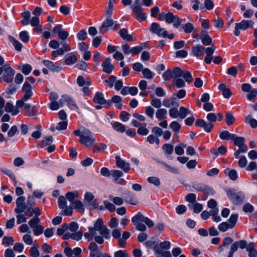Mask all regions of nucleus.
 <instances>
[{
  "label": "nucleus",
  "instance_id": "nucleus-61",
  "mask_svg": "<svg viewBox=\"0 0 257 257\" xmlns=\"http://www.w3.org/2000/svg\"><path fill=\"white\" fill-rule=\"evenodd\" d=\"M147 181L149 183L156 186H159L161 183L160 179L156 177H149L147 178Z\"/></svg>",
  "mask_w": 257,
  "mask_h": 257
},
{
  "label": "nucleus",
  "instance_id": "nucleus-48",
  "mask_svg": "<svg viewBox=\"0 0 257 257\" xmlns=\"http://www.w3.org/2000/svg\"><path fill=\"white\" fill-rule=\"evenodd\" d=\"M144 218V216L140 212H139L136 215L132 217V222L135 225L137 224L140 223V222H143V220Z\"/></svg>",
  "mask_w": 257,
  "mask_h": 257
},
{
  "label": "nucleus",
  "instance_id": "nucleus-58",
  "mask_svg": "<svg viewBox=\"0 0 257 257\" xmlns=\"http://www.w3.org/2000/svg\"><path fill=\"white\" fill-rule=\"evenodd\" d=\"M58 206L60 208L64 209L67 206L66 198L63 196H59L58 200Z\"/></svg>",
  "mask_w": 257,
  "mask_h": 257
},
{
  "label": "nucleus",
  "instance_id": "nucleus-17",
  "mask_svg": "<svg viewBox=\"0 0 257 257\" xmlns=\"http://www.w3.org/2000/svg\"><path fill=\"white\" fill-rule=\"evenodd\" d=\"M101 66L102 67L103 72L107 73L110 74L113 70L114 67L111 63V59L107 58L102 63Z\"/></svg>",
  "mask_w": 257,
  "mask_h": 257
},
{
  "label": "nucleus",
  "instance_id": "nucleus-31",
  "mask_svg": "<svg viewBox=\"0 0 257 257\" xmlns=\"http://www.w3.org/2000/svg\"><path fill=\"white\" fill-rule=\"evenodd\" d=\"M235 137V134H231L227 131H223L219 134V138L222 140H231Z\"/></svg>",
  "mask_w": 257,
  "mask_h": 257
},
{
  "label": "nucleus",
  "instance_id": "nucleus-15",
  "mask_svg": "<svg viewBox=\"0 0 257 257\" xmlns=\"http://www.w3.org/2000/svg\"><path fill=\"white\" fill-rule=\"evenodd\" d=\"M25 197L24 196H19L16 200L17 207L15 209V212L17 214L23 212L26 209V205L25 203Z\"/></svg>",
  "mask_w": 257,
  "mask_h": 257
},
{
  "label": "nucleus",
  "instance_id": "nucleus-32",
  "mask_svg": "<svg viewBox=\"0 0 257 257\" xmlns=\"http://www.w3.org/2000/svg\"><path fill=\"white\" fill-rule=\"evenodd\" d=\"M154 250L157 253V257H172V255L169 251H163L161 249H159L158 247H154Z\"/></svg>",
  "mask_w": 257,
  "mask_h": 257
},
{
  "label": "nucleus",
  "instance_id": "nucleus-37",
  "mask_svg": "<svg viewBox=\"0 0 257 257\" xmlns=\"http://www.w3.org/2000/svg\"><path fill=\"white\" fill-rule=\"evenodd\" d=\"M112 128L116 131L119 133H123L125 131V125L120 122L116 121L114 122L112 125Z\"/></svg>",
  "mask_w": 257,
  "mask_h": 257
},
{
  "label": "nucleus",
  "instance_id": "nucleus-24",
  "mask_svg": "<svg viewBox=\"0 0 257 257\" xmlns=\"http://www.w3.org/2000/svg\"><path fill=\"white\" fill-rule=\"evenodd\" d=\"M246 250L249 257H257V250L255 248V244L253 242H250L248 244Z\"/></svg>",
  "mask_w": 257,
  "mask_h": 257
},
{
  "label": "nucleus",
  "instance_id": "nucleus-27",
  "mask_svg": "<svg viewBox=\"0 0 257 257\" xmlns=\"http://www.w3.org/2000/svg\"><path fill=\"white\" fill-rule=\"evenodd\" d=\"M218 89L220 91H222L224 98H229L231 97V92L230 89L227 87L225 84L222 83L219 85Z\"/></svg>",
  "mask_w": 257,
  "mask_h": 257
},
{
  "label": "nucleus",
  "instance_id": "nucleus-7",
  "mask_svg": "<svg viewBox=\"0 0 257 257\" xmlns=\"http://www.w3.org/2000/svg\"><path fill=\"white\" fill-rule=\"evenodd\" d=\"M16 107L18 108L24 107L26 111L25 115L29 117H34L38 115V111L35 106H32L29 103H26L22 101H17L16 102Z\"/></svg>",
  "mask_w": 257,
  "mask_h": 257
},
{
  "label": "nucleus",
  "instance_id": "nucleus-14",
  "mask_svg": "<svg viewBox=\"0 0 257 257\" xmlns=\"http://www.w3.org/2000/svg\"><path fill=\"white\" fill-rule=\"evenodd\" d=\"M234 144L237 146L241 153H245L247 151V146L244 143V139L242 137H238L235 134V137L232 140Z\"/></svg>",
  "mask_w": 257,
  "mask_h": 257
},
{
  "label": "nucleus",
  "instance_id": "nucleus-33",
  "mask_svg": "<svg viewBox=\"0 0 257 257\" xmlns=\"http://www.w3.org/2000/svg\"><path fill=\"white\" fill-rule=\"evenodd\" d=\"M79 197V194L77 191H73V192H68L66 194V198L72 204V202H74L75 198H77Z\"/></svg>",
  "mask_w": 257,
  "mask_h": 257
},
{
  "label": "nucleus",
  "instance_id": "nucleus-12",
  "mask_svg": "<svg viewBox=\"0 0 257 257\" xmlns=\"http://www.w3.org/2000/svg\"><path fill=\"white\" fill-rule=\"evenodd\" d=\"M4 74H3V80L7 83L12 82L14 76L15 74V71L12 69L9 65L4 66Z\"/></svg>",
  "mask_w": 257,
  "mask_h": 257
},
{
  "label": "nucleus",
  "instance_id": "nucleus-2",
  "mask_svg": "<svg viewBox=\"0 0 257 257\" xmlns=\"http://www.w3.org/2000/svg\"><path fill=\"white\" fill-rule=\"evenodd\" d=\"M215 47H207L206 49L201 45L193 46L192 48V55L198 57L203 55L204 53L206 56L204 58V61L206 63L210 64L213 59V54L215 51Z\"/></svg>",
  "mask_w": 257,
  "mask_h": 257
},
{
  "label": "nucleus",
  "instance_id": "nucleus-23",
  "mask_svg": "<svg viewBox=\"0 0 257 257\" xmlns=\"http://www.w3.org/2000/svg\"><path fill=\"white\" fill-rule=\"evenodd\" d=\"M118 34L120 37L125 41L133 42L134 40L133 36L128 34L127 30L126 29H120Z\"/></svg>",
  "mask_w": 257,
  "mask_h": 257
},
{
  "label": "nucleus",
  "instance_id": "nucleus-39",
  "mask_svg": "<svg viewBox=\"0 0 257 257\" xmlns=\"http://www.w3.org/2000/svg\"><path fill=\"white\" fill-rule=\"evenodd\" d=\"M145 48L146 44L145 43L142 44L140 46L132 47L131 54L133 56L138 55Z\"/></svg>",
  "mask_w": 257,
  "mask_h": 257
},
{
  "label": "nucleus",
  "instance_id": "nucleus-10",
  "mask_svg": "<svg viewBox=\"0 0 257 257\" xmlns=\"http://www.w3.org/2000/svg\"><path fill=\"white\" fill-rule=\"evenodd\" d=\"M109 28H111L113 30H116L119 28V25L116 21H113L111 19H106L102 23L99 29V32L101 34H104Z\"/></svg>",
  "mask_w": 257,
  "mask_h": 257
},
{
  "label": "nucleus",
  "instance_id": "nucleus-9",
  "mask_svg": "<svg viewBox=\"0 0 257 257\" xmlns=\"http://www.w3.org/2000/svg\"><path fill=\"white\" fill-rule=\"evenodd\" d=\"M248 244L247 241L244 239L236 241L233 242L230 246V249L227 257H233L234 253L237 250L238 248L242 249H246Z\"/></svg>",
  "mask_w": 257,
  "mask_h": 257
},
{
  "label": "nucleus",
  "instance_id": "nucleus-19",
  "mask_svg": "<svg viewBox=\"0 0 257 257\" xmlns=\"http://www.w3.org/2000/svg\"><path fill=\"white\" fill-rule=\"evenodd\" d=\"M192 187L197 191H201L206 194H209L212 191L211 187L202 183H194Z\"/></svg>",
  "mask_w": 257,
  "mask_h": 257
},
{
  "label": "nucleus",
  "instance_id": "nucleus-57",
  "mask_svg": "<svg viewBox=\"0 0 257 257\" xmlns=\"http://www.w3.org/2000/svg\"><path fill=\"white\" fill-rule=\"evenodd\" d=\"M111 175L114 178V181H115L122 177L123 175V173L120 170H111Z\"/></svg>",
  "mask_w": 257,
  "mask_h": 257
},
{
  "label": "nucleus",
  "instance_id": "nucleus-60",
  "mask_svg": "<svg viewBox=\"0 0 257 257\" xmlns=\"http://www.w3.org/2000/svg\"><path fill=\"white\" fill-rule=\"evenodd\" d=\"M11 41L17 51H21L22 50L23 45L19 41L14 38H12Z\"/></svg>",
  "mask_w": 257,
  "mask_h": 257
},
{
  "label": "nucleus",
  "instance_id": "nucleus-56",
  "mask_svg": "<svg viewBox=\"0 0 257 257\" xmlns=\"http://www.w3.org/2000/svg\"><path fill=\"white\" fill-rule=\"evenodd\" d=\"M162 77L165 81H169L173 77V72L170 69L165 71L162 74Z\"/></svg>",
  "mask_w": 257,
  "mask_h": 257
},
{
  "label": "nucleus",
  "instance_id": "nucleus-13",
  "mask_svg": "<svg viewBox=\"0 0 257 257\" xmlns=\"http://www.w3.org/2000/svg\"><path fill=\"white\" fill-rule=\"evenodd\" d=\"M84 200L89 207L90 209H96L98 208V204L96 199H94L93 195L90 192H87L84 195Z\"/></svg>",
  "mask_w": 257,
  "mask_h": 257
},
{
  "label": "nucleus",
  "instance_id": "nucleus-30",
  "mask_svg": "<svg viewBox=\"0 0 257 257\" xmlns=\"http://www.w3.org/2000/svg\"><path fill=\"white\" fill-rule=\"evenodd\" d=\"M77 60V57L73 53H70L66 56L64 64L67 65H72L75 63Z\"/></svg>",
  "mask_w": 257,
  "mask_h": 257
},
{
  "label": "nucleus",
  "instance_id": "nucleus-38",
  "mask_svg": "<svg viewBox=\"0 0 257 257\" xmlns=\"http://www.w3.org/2000/svg\"><path fill=\"white\" fill-rule=\"evenodd\" d=\"M19 67L21 69L22 72L26 75H29L32 70V66L28 64L21 63L20 64Z\"/></svg>",
  "mask_w": 257,
  "mask_h": 257
},
{
  "label": "nucleus",
  "instance_id": "nucleus-59",
  "mask_svg": "<svg viewBox=\"0 0 257 257\" xmlns=\"http://www.w3.org/2000/svg\"><path fill=\"white\" fill-rule=\"evenodd\" d=\"M182 29L186 33H190L194 30L193 25L190 23H187L182 26Z\"/></svg>",
  "mask_w": 257,
  "mask_h": 257
},
{
  "label": "nucleus",
  "instance_id": "nucleus-6",
  "mask_svg": "<svg viewBox=\"0 0 257 257\" xmlns=\"http://www.w3.org/2000/svg\"><path fill=\"white\" fill-rule=\"evenodd\" d=\"M228 198L235 205L241 204L244 200V193L242 191H236L234 189L226 191Z\"/></svg>",
  "mask_w": 257,
  "mask_h": 257
},
{
  "label": "nucleus",
  "instance_id": "nucleus-22",
  "mask_svg": "<svg viewBox=\"0 0 257 257\" xmlns=\"http://www.w3.org/2000/svg\"><path fill=\"white\" fill-rule=\"evenodd\" d=\"M94 103L100 105L105 104L106 100L104 97V95L102 92L97 91L94 95L93 99Z\"/></svg>",
  "mask_w": 257,
  "mask_h": 257
},
{
  "label": "nucleus",
  "instance_id": "nucleus-40",
  "mask_svg": "<svg viewBox=\"0 0 257 257\" xmlns=\"http://www.w3.org/2000/svg\"><path fill=\"white\" fill-rule=\"evenodd\" d=\"M71 205L73 208L77 210L79 212H83L84 210V205L82 202L79 200H76L74 202H72Z\"/></svg>",
  "mask_w": 257,
  "mask_h": 257
},
{
  "label": "nucleus",
  "instance_id": "nucleus-42",
  "mask_svg": "<svg viewBox=\"0 0 257 257\" xmlns=\"http://www.w3.org/2000/svg\"><path fill=\"white\" fill-rule=\"evenodd\" d=\"M142 74L144 78L147 79H152L155 75V74L152 72L149 68H145L142 70Z\"/></svg>",
  "mask_w": 257,
  "mask_h": 257
},
{
  "label": "nucleus",
  "instance_id": "nucleus-54",
  "mask_svg": "<svg viewBox=\"0 0 257 257\" xmlns=\"http://www.w3.org/2000/svg\"><path fill=\"white\" fill-rule=\"evenodd\" d=\"M20 38L24 43H27L30 40V36L26 31H23L19 34Z\"/></svg>",
  "mask_w": 257,
  "mask_h": 257
},
{
  "label": "nucleus",
  "instance_id": "nucleus-62",
  "mask_svg": "<svg viewBox=\"0 0 257 257\" xmlns=\"http://www.w3.org/2000/svg\"><path fill=\"white\" fill-rule=\"evenodd\" d=\"M183 71L179 67L175 68L172 71L173 77L175 79L181 77Z\"/></svg>",
  "mask_w": 257,
  "mask_h": 257
},
{
  "label": "nucleus",
  "instance_id": "nucleus-4",
  "mask_svg": "<svg viewBox=\"0 0 257 257\" xmlns=\"http://www.w3.org/2000/svg\"><path fill=\"white\" fill-rule=\"evenodd\" d=\"M149 30L151 32L160 37L168 38L170 40L173 39L174 37L173 34H169L168 32L164 28H162L157 23H153L149 28Z\"/></svg>",
  "mask_w": 257,
  "mask_h": 257
},
{
  "label": "nucleus",
  "instance_id": "nucleus-34",
  "mask_svg": "<svg viewBox=\"0 0 257 257\" xmlns=\"http://www.w3.org/2000/svg\"><path fill=\"white\" fill-rule=\"evenodd\" d=\"M188 207L190 209H193L196 213L200 212L203 209V206L200 203L195 202L194 204H189Z\"/></svg>",
  "mask_w": 257,
  "mask_h": 257
},
{
  "label": "nucleus",
  "instance_id": "nucleus-44",
  "mask_svg": "<svg viewBox=\"0 0 257 257\" xmlns=\"http://www.w3.org/2000/svg\"><path fill=\"white\" fill-rule=\"evenodd\" d=\"M235 119L233 114L230 111H227L225 113V122L228 125L233 123Z\"/></svg>",
  "mask_w": 257,
  "mask_h": 257
},
{
  "label": "nucleus",
  "instance_id": "nucleus-41",
  "mask_svg": "<svg viewBox=\"0 0 257 257\" xmlns=\"http://www.w3.org/2000/svg\"><path fill=\"white\" fill-rule=\"evenodd\" d=\"M238 217V215L237 214H232L229 218L228 220V223L230 226L231 228H233L235 226L237 219Z\"/></svg>",
  "mask_w": 257,
  "mask_h": 257
},
{
  "label": "nucleus",
  "instance_id": "nucleus-5",
  "mask_svg": "<svg viewBox=\"0 0 257 257\" xmlns=\"http://www.w3.org/2000/svg\"><path fill=\"white\" fill-rule=\"evenodd\" d=\"M89 230L91 232H96V231H98L101 235L106 238L110 237L109 230L107 227L103 224V221L101 218H98L94 224V227H89Z\"/></svg>",
  "mask_w": 257,
  "mask_h": 257
},
{
  "label": "nucleus",
  "instance_id": "nucleus-36",
  "mask_svg": "<svg viewBox=\"0 0 257 257\" xmlns=\"http://www.w3.org/2000/svg\"><path fill=\"white\" fill-rule=\"evenodd\" d=\"M211 152L216 156L219 155H223L227 152V148L224 146H221L216 150H212Z\"/></svg>",
  "mask_w": 257,
  "mask_h": 257
},
{
  "label": "nucleus",
  "instance_id": "nucleus-55",
  "mask_svg": "<svg viewBox=\"0 0 257 257\" xmlns=\"http://www.w3.org/2000/svg\"><path fill=\"white\" fill-rule=\"evenodd\" d=\"M218 228L220 231L225 232L229 229H231L228 222H222L219 224Z\"/></svg>",
  "mask_w": 257,
  "mask_h": 257
},
{
  "label": "nucleus",
  "instance_id": "nucleus-35",
  "mask_svg": "<svg viewBox=\"0 0 257 257\" xmlns=\"http://www.w3.org/2000/svg\"><path fill=\"white\" fill-rule=\"evenodd\" d=\"M170 127L172 129L174 135H177L179 133L181 129V125L176 121H173L170 124Z\"/></svg>",
  "mask_w": 257,
  "mask_h": 257
},
{
  "label": "nucleus",
  "instance_id": "nucleus-64",
  "mask_svg": "<svg viewBox=\"0 0 257 257\" xmlns=\"http://www.w3.org/2000/svg\"><path fill=\"white\" fill-rule=\"evenodd\" d=\"M186 200L191 203V204H194L195 202H196V196L194 193H189L185 197Z\"/></svg>",
  "mask_w": 257,
  "mask_h": 257
},
{
  "label": "nucleus",
  "instance_id": "nucleus-49",
  "mask_svg": "<svg viewBox=\"0 0 257 257\" xmlns=\"http://www.w3.org/2000/svg\"><path fill=\"white\" fill-rule=\"evenodd\" d=\"M171 246V243L169 241H164L159 243L158 245H156L154 247H158L159 249L168 250L170 249Z\"/></svg>",
  "mask_w": 257,
  "mask_h": 257
},
{
  "label": "nucleus",
  "instance_id": "nucleus-25",
  "mask_svg": "<svg viewBox=\"0 0 257 257\" xmlns=\"http://www.w3.org/2000/svg\"><path fill=\"white\" fill-rule=\"evenodd\" d=\"M163 105L166 107H170L171 106L178 107L179 103L175 97H171L170 99H164Z\"/></svg>",
  "mask_w": 257,
  "mask_h": 257
},
{
  "label": "nucleus",
  "instance_id": "nucleus-28",
  "mask_svg": "<svg viewBox=\"0 0 257 257\" xmlns=\"http://www.w3.org/2000/svg\"><path fill=\"white\" fill-rule=\"evenodd\" d=\"M167 109L160 108L156 111V117L158 120H164L167 118Z\"/></svg>",
  "mask_w": 257,
  "mask_h": 257
},
{
  "label": "nucleus",
  "instance_id": "nucleus-46",
  "mask_svg": "<svg viewBox=\"0 0 257 257\" xmlns=\"http://www.w3.org/2000/svg\"><path fill=\"white\" fill-rule=\"evenodd\" d=\"M179 113V117L181 119H183L185 118L187 115L191 114V112L189 109L181 106L180 107Z\"/></svg>",
  "mask_w": 257,
  "mask_h": 257
},
{
  "label": "nucleus",
  "instance_id": "nucleus-63",
  "mask_svg": "<svg viewBox=\"0 0 257 257\" xmlns=\"http://www.w3.org/2000/svg\"><path fill=\"white\" fill-rule=\"evenodd\" d=\"M53 142V138L51 136L45 137L44 140L41 141L42 147L45 146L50 145Z\"/></svg>",
  "mask_w": 257,
  "mask_h": 257
},
{
  "label": "nucleus",
  "instance_id": "nucleus-52",
  "mask_svg": "<svg viewBox=\"0 0 257 257\" xmlns=\"http://www.w3.org/2000/svg\"><path fill=\"white\" fill-rule=\"evenodd\" d=\"M40 222V219L38 217H34L29 221V224L31 228L38 226Z\"/></svg>",
  "mask_w": 257,
  "mask_h": 257
},
{
  "label": "nucleus",
  "instance_id": "nucleus-45",
  "mask_svg": "<svg viewBox=\"0 0 257 257\" xmlns=\"http://www.w3.org/2000/svg\"><path fill=\"white\" fill-rule=\"evenodd\" d=\"M162 149L165 155H170L173 152L174 146L170 144H165L163 146Z\"/></svg>",
  "mask_w": 257,
  "mask_h": 257
},
{
  "label": "nucleus",
  "instance_id": "nucleus-50",
  "mask_svg": "<svg viewBox=\"0 0 257 257\" xmlns=\"http://www.w3.org/2000/svg\"><path fill=\"white\" fill-rule=\"evenodd\" d=\"M147 125L146 123H144L143 126L138 128L137 133L141 136H147L149 133V131L146 128Z\"/></svg>",
  "mask_w": 257,
  "mask_h": 257
},
{
  "label": "nucleus",
  "instance_id": "nucleus-20",
  "mask_svg": "<svg viewBox=\"0 0 257 257\" xmlns=\"http://www.w3.org/2000/svg\"><path fill=\"white\" fill-rule=\"evenodd\" d=\"M200 38L202 43L205 46H209L211 44L212 39L206 31H202L200 33Z\"/></svg>",
  "mask_w": 257,
  "mask_h": 257
},
{
  "label": "nucleus",
  "instance_id": "nucleus-11",
  "mask_svg": "<svg viewBox=\"0 0 257 257\" xmlns=\"http://www.w3.org/2000/svg\"><path fill=\"white\" fill-rule=\"evenodd\" d=\"M22 90L24 93V95L22 99L18 101H22L23 102L27 101L30 99L33 95L32 87L28 81L24 82L22 88Z\"/></svg>",
  "mask_w": 257,
  "mask_h": 257
},
{
  "label": "nucleus",
  "instance_id": "nucleus-47",
  "mask_svg": "<svg viewBox=\"0 0 257 257\" xmlns=\"http://www.w3.org/2000/svg\"><path fill=\"white\" fill-rule=\"evenodd\" d=\"M187 145L184 143H181L179 145L176 146L175 148V152L178 155H182L184 154V149L186 148Z\"/></svg>",
  "mask_w": 257,
  "mask_h": 257
},
{
  "label": "nucleus",
  "instance_id": "nucleus-21",
  "mask_svg": "<svg viewBox=\"0 0 257 257\" xmlns=\"http://www.w3.org/2000/svg\"><path fill=\"white\" fill-rule=\"evenodd\" d=\"M63 97L65 99V102L67 103L68 106L72 110L78 109V106L76 102L72 97L67 94L63 95Z\"/></svg>",
  "mask_w": 257,
  "mask_h": 257
},
{
  "label": "nucleus",
  "instance_id": "nucleus-18",
  "mask_svg": "<svg viewBox=\"0 0 257 257\" xmlns=\"http://www.w3.org/2000/svg\"><path fill=\"white\" fill-rule=\"evenodd\" d=\"M116 165L119 168H120L124 172L127 173L130 169V165L128 163L125 162L122 160L118 156L115 157Z\"/></svg>",
  "mask_w": 257,
  "mask_h": 257
},
{
  "label": "nucleus",
  "instance_id": "nucleus-51",
  "mask_svg": "<svg viewBox=\"0 0 257 257\" xmlns=\"http://www.w3.org/2000/svg\"><path fill=\"white\" fill-rule=\"evenodd\" d=\"M181 77L184 79L185 82L188 83L191 82L193 80L191 73L188 71H184Z\"/></svg>",
  "mask_w": 257,
  "mask_h": 257
},
{
  "label": "nucleus",
  "instance_id": "nucleus-8",
  "mask_svg": "<svg viewBox=\"0 0 257 257\" xmlns=\"http://www.w3.org/2000/svg\"><path fill=\"white\" fill-rule=\"evenodd\" d=\"M254 24V22L250 20H243L239 23H236L233 34L236 36H238L240 34L239 30L245 31L248 28H252Z\"/></svg>",
  "mask_w": 257,
  "mask_h": 257
},
{
  "label": "nucleus",
  "instance_id": "nucleus-3",
  "mask_svg": "<svg viewBox=\"0 0 257 257\" xmlns=\"http://www.w3.org/2000/svg\"><path fill=\"white\" fill-rule=\"evenodd\" d=\"M206 118L208 122L202 119H197L195 122V125L203 128L205 132L209 133L213 129V123L216 121L217 117L214 113L210 112L207 115Z\"/></svg>",
  "mask_w": 257,
  "mask_h": 257
},
{
  "label": "nucleus",
  "instance_id": "nucleus-53",
  "mask_svg": "<svg viewBox=\"0 0 257 257\" xmlns=\"http://www.w3.org/2000/svg\"><path fill=\"white\" fill-rule=\"evenodd\" d=\"M245 122L249 123L250 126L252 128L257 127V120L254 118H251V116L250 115L246 117Z\"/></svg>",
  "mask_w": 257,
  "mask_h": 257
},
{
  "label": "nucleus",
  "instance_id": "nucleus-1",
  "mask_svg": "<svg viewBox=\"0 0 257 257\" xmlns=\"http://www.w3.org/2000/svg\"><path fill=\"white\" fill-rule=\"evenodd\" d=\"M73 134L79 137V142L87 147L93 145L96 140L94 134L84 127L82 130L77 129L74 131Z\"/></svg>",
  "mask_w": 257,
  "mask_h": 257
},
{
  "label": "nucleus",
  "instance_id": "nucleus-29",
  "mask_svg": "<svg viewBox=\"0 0 257 257\" xmlns=\"http://www.w3.org/2000/svg\"><path fill=\"white\" fill-rule=\"evenodd\" d=\"M89 249L90 251V255L92 257H95L98 253L100 252L98 249V245L93 242L89 244Z\"/></svg>",
  "mask_w": 257,
  "mask_h": 257
},
{
  "label": "nucleus",
  "instance_id": "nucleus-43",
  "mask_svg": "<svg viewBox=\"0 0 257 257\" xmlns=\"http://www.w3.org/2000/svg\"><path fill=\"white\" fill-rule=\"evenodd\" d=\"M173 85L177 88H181L186 86L185 81L181 78L174 79L173 81Z\"/></svg>",
  "mask_w": 257,
  "mask_h": 257
},
{
  "label": "nucleus",
  "instance_id": "nucleus-26",
  "mask_svg": "<svg viewBox=\"0 0 257 257\" xmlns=\"http://www.w3.org/2000/svg\"><path fill=\"white\" fill-rule=\"evenodd\" d=\"M43 62L46 66L52 71L58 72L61 70V67L56 65L52 61L44 60Z\"/></svg>",
  "mask_w": 257,
  "mask_h": 257
},
{
  "label": "nucleus",
  "instance_id": "nucleus-16",
  "mask_svg": "<svg viewBox=\"0 0 257 257\" xmlns=\"http://www.w3.org/2000/svg\"><path fill=\"white\" fill-rule=\"evenodd\" d=\"M53 32L57 34L60 39L64 41L69 36V33L64 30L61 25H58L53 29Z\"/></svg>",
  "mask_w": 257,
  "mask_h": 257
}]
</instances>
